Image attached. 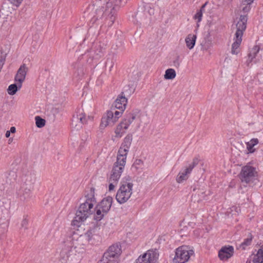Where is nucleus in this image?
<instances>
[{
    "label": "nucleus",
    "instance_id": "nucleus-1",
    "mask_svg": "<svg viewBox=\"0 0 263 263\" xmlns=\"http://www.w3.org/2000/svg\"><path fill=\"white\" fill-rule=\"evenodd\" d=\"M248 17L247 15H241L236 24V31L234 37V42L232 45L231 53L238 54L240 51V46L242 42V37L247 28Z\"/></svg>",
    "mask_w": 263,
    "mask_h": 263
},
{
    "label": "nucleus",
    "instance_id": "nucleus-2",
    "mask_svg": "<svg viewBox=\"0 0 263 263\" xmlns=\"http://www.w3.org/2000/svg\"><path fill=\"white\" fill-rule=\"evenodd\" d=\"M93 205L91 203L85 202L80 204L76 212V216L71 222L73 226L80 227L82 222L84 221L93 212Z\"/></svg>",
    "mask_w": 263,
    "mask_h": 263
},
{
    "label": "nucleus",
    "instance_id": "nucleus-3",
    "mask_svg": "<svg viewBox=\"0 0 263 263\" xmlns=\"http://www.w3.org/2000/svg\"><path fill=\"white\" fill-rule=\"evenodd\" d=\"M133 183L121 181L120 188L116 195V199L118 203L123 204L128 200L133 193Z\"/></svg>",
    "mask_w": 263,
    "mask_h": 263
},
{
    "label": "nucleus",
    "instance_id": "nucleus-4",
    "mask_svg": "<svg viewBox=\"0 0 263 263\" xmlns=\"http://www.w3.org/2000/svg\"><path fill=\"white\" fill-rule=\"evenodd\" d=\"M77 235L74 234L72 236L68 237L64 241L60 252V256L65 261L68 258L72 248L76 249L82 246L79 241H77Z\"/></svg>",
    "mask_w": 263,
    "mask_h": 263
},
{
    "label": "nucleus",
    "instance_id": "nucleus-5",
    "mask_svg": "<svg viewBox=\"0 0 263 263\" xmlns=\"http://www.w3.org/2000/svg\"><path fill=\"white\" fill-rule=\"evenodd\" d=\"M126 162V158L118 155L117 156V160L113 165L109 181L118 182L124 169Z\"/></svg>",
    "mask_w": 263,
    "mask_h": 263
},
{
    "label": "nucleus",
    "instance_id": "nucleus-6",
    "mask_svg": "<svg viewBox=\"0 0 263 263\" xmlns=\"http://www.w3.org/2000/svg\"><path fill=\"white\" fill-rule=\"evenodd\" d=\"M121 246L114 244L110 246L104 253L101 260L103 263H120L118 258L121 254Z\"/></svg>",
    "mask_w": 263,
    "mask_h": 263
},
{
    "label": "nucleus",
    "instance_id": "nucleus-7",
    "mask_svg": "<svg viewBox=\"0 0 263 263\" xmlns=\"http://www.w3.org/2000/svg\"><path fill=\"white\" fill-rule=\"evenodd\" d=\"M257 175L256 168L248 164L242 167L239 177L241 182L249 183L253 182Z\"/></svg>",
    "mask_w": 263,
    "mask_h": 263
},
{
    "label": "nucleus",
    "instance_id": "nucleus-8",
    "mask_svg": "<svg viewBox=\"0 0 263 263\" xmlns=\"http://www.w3.org/2000/svg\"><path fill=\"white\" fill-rule=\"evenodd\" d=\"M194 253L192 250L186 246H182L178 248L176 250L175 256L173 259L174 262L176 263H185L187 261L190 256Z\"/></svg>",
    "mask_w": 263,
    "mask_h": 263
},
{
    "label": "nucleus",
    "instance_id": "nucleus-9",
    "mask_svg": "<svg viewBox=\"0 0 263 263\" xmlns=\"http://www.w3.org/2000/svg\"><path fill=\"white\" fill-rule=\"evenodd\" d=\"M88 120L92 121L93 117L90 116L86 117V115L83 110L79 109L77 111L76 115H74L72 117L71 125L72 127L78 130L82 127L83 124H86Z\"/></svg>",
    "mask_w": 263,
    "mask_h": 263
},
{
    "label": "nucleus",
    "instance_id": "nucleus-10",
    "mask_svg": "<svg viewBox=\"0 0 263 263\" xmlns=\"http://www.w3.org/2000/svg\"><path fill=\"white\" fill-rule=\"evenodd\" d=\"M158 256L159 254L156 250H149L140 255L135 263H157Z\"/></svg>",
    "mask_w": 263,
    "mask_h": 263
},
{
    "label": "nucleus",
    "instance_id": "nucleus-11",
    "mask_svg": "<svg viewBox=\"0 0 263 263\" xmlns=\"http://www.w3.org/2000/svg\"><path fill=\"white\" fill-rule=\"evenodd\" d=\"M133 140V135L131 134H128L124 138L123 142L120 147L117 155L127 158V155L130 147L132 142Z\"/></svg>",
    "mask_w": 263,
    "mask_h": 263
},
{
    "label": "nucleus",
    "instance_id": "nucleus-12",
    "mask_svg": "<svg viewBox=\"0 0 263 263\" xmlns=\"http://www.w3.org/2000/svg\"><path fill=\"white\" fill-rule=\"evenodd\" d=\"M28 71V68L25 64L21 65L17 70L14 80L16 82H18L19 87H22V83L25 80Z\"/></svg>",
    "mask_w": 263,
    "mask_h": 263
},
{
    "label": "nucleus",
    "instance_id": "nucleus-13",
    "mask_svg": "<svg viewBox=\"0 0 263 263\" xmlns=\"http://www.w3.org/2000/svg\"><path fill=\"white\" fill-rule=\"evenodd\" d=\"M115 116L113 115L112 110H108L106 112V117L102 118L100 126L103 127H105L109 125H114L118 120L115 119Z\"/></svg>",
    "mask_w": 263,
    "mask_h": 263
},
{
    "label": "nucleus",
    "instance_id": "nucleus-14",
    "mask_svg": "<svg viewBox=\"0 0 263 263\" xmlns=\"http://www.w3.org/2000/svg\"><path fill=\"white\" fill-rule=\"evenodd\" d=\"M234 253V248L232 246L223 247L218 252V256L220 260H224L231 257Z\"/></svg>",
    "mask_w": 263,
    "mask_h": 263
},
{
    "label": "nucleus",
    "instance_id": "nucleus-15",
    "mask_svg": "<svg viewBox=\"0 0 263 263\" xmlns=\"http://www.w3.org/2000/svg\"><path fill=\"white\" fill-rule=\"evenodd\" d=\"M113 199L111 196H107L104 198L102 201L97 204V208L101 209V210L105 213H107L109 211Z\"/></svg>",
    "mask_w": 263,
    "mask_h": 263
},
{
    "label": "nucleus",
    "instance_id": "nucleus-16",
    "mask_svg": "<svg viewBox=\"0 0 263 263\" xmlns=\"http://www.w3.org/2000/svg\"><path fill=\"white\" fill-rule=\"evenodd\" d=\"M95 233L94 229L89 230L85 234L78 236L77 235V241H79L82 246L85 245L90 240H91L92 236Z\"/></svg>",
    "mask_w": 263,
    "mask_h": 263
},
{
    "label": "nucleus",
    "instance_id": "nucleus-17",
    "mask_svg": "<svg viewBox=\"0 0 263 263\" xmlns=\"http://www.w3.org/2000/svg\"><path fill=\"white\" fill-rule=\"evenodd\" d=\"M18 194L23 201H28L32 197L31 187L22 185L19 190Z\"/></svg>",
    "mask_w": 263,
    "mask_h": 263
},
{
    "label": "nucleus",
    "instance_id": "nucleus-18",
    "mask_svg": "<svg viewBox=\"0 0 263 263\" xmlns=\"http://www.w3.org/2000/svg\"><path fill=\"white\" fill-rule=\"evenodd\" d=\"M123 92L121 96H119L115 101L114 105L116 109L124 111L127 103V99L125 96H123Z\"/></svg>",
    "mask_w": 263,
    "mask_h": 263
},
{
    "label": "nucleus",
    "instance_id": "nucleus-19",
    "mask_svg": "<svg viewBox=\"0 0 263 263\" xmlns=\"http://www.w3.org/2000/svg\"><path fill=\"white\" fill-rule=\"evenodd\" d=\"M260 48L258 45H255L253 47L249 50V52L248 54V59L246 63L247 66H249V64L253 61L256 58L257 54L258 53Z\"/></svg>",
    "mask_w": 263,
    "mask_h": 263
},
{
    "label": "nucleus",
    "instance_id": "nucleus-20",
    "mask_svg": "<svg viewBox=\"0 0 263 263\" xmlns=\"http://www.w3.org/2000/svg\"><path fill=\"white\" fill-rule=\"evenodd\" d=\"M85 197L86 198L85 202L91 203L92 205L96 204L97 200L95 198V189L93 187H90L89 190L86 191Z\"/></svg>",
    "mask_w": 263,
    "mask_h": 263
},
{
    "label": "nucleus",
    "instance_id": "nucleus-21",
    "mask_svg": "<svg viewBox=\"0 0 263 263\" xmlns=\"http://www.w3.org/2000/svg\"><path fill=\"white\" fill-rule=\"evenodd\" d=\"M34 177L31 174L26 175L22 178V184L25 186L31 187L34 183Z\"/></svg>",
    "mask_w": 263,
    "mask_h": 263
},
{
    "label": "nucleus",
    "instance_id": "nucleus-22",
    "mask_svg": "<svg viewBox=\"0 0 263 263\" xmlns=\"http://www.w3.org/2000/svg\"><path fill=\"white\" fill-rule=\"evenodd\" d=\"M124 122L122 121L117 126L115 130V134L116 137L121 138L124 134L125 133L126 129L128 128L127 126L125 127Z\"/></svg>",
    "mask_w": 263,
    "mask_h": 263
},
{
    "label": "nucleus",
    "instance_id": "nucleus-23",
    "mask_svg": "<svg viewBox=\"0 0 263 263\" xmlns=\"http://www.w3.org/2000/svg\"><path fill=\"white\" fill-rule=\"evenodd\" d=\"M196 40V35L189 34L185 39V43L186 46L190 49L193 48Z\"/></svg>",
    "mask_w": 263,
    "mask_h": 263
},
{
    "label": "nucleus",
    "instance_id": "nucleus-24",
    "mask_svg": "<svg viewBox=\"0 0 263 263\" xmlns=\"http://www.w3.org/2000/svg\"><path fill=\"white\" fill-rule=\"evenodd\" d=\"M191 172L189 171L187 168H186L184 171L182 172H180L176 177V181L181 183L183 181L186 180L188 178L187 175L191 174Z\"/></svg>",
    "mask_w": 263,
    "mask_h": 263
},
{
    "label": "nucleus",
    "instance_id": "nucleus-25",
    "mask_svg": "<svg viewBox=\"0 0 263 263\" xmlns=\"http://www.w3.org/2000/svg\"><path fill=\"white\" fill-rule=\"evenodd\" d=\"M252 262L253 263H262L263 262V248L261 247L257 251L256 254L254 255Z\"/></svg>",
    "mask_w": 263,
    "mask_h": 263
},
{
    "label": "nucleus",
    "instance_id": "nucleus-26",
    "mask_svg": "<svg viewBox=\"0 0 263 263\" xmlns=\"http://www.w3.org/2000/svg\"><path fill=\"white\" fill-rule=\"evenodd\" d=\"M136 118V115L133 113L129 112L126 115L125 118L122 120L125 124V127L126 126H129L132 124L134 120Z\"/></svg>",
    "mask_w": 263,
    "mask_h": 263
},
{
    "label": "nucleus",
    "instance_id": "nucleus-27",
    "mask_svg": "<svg viewBox=\"0 0 263 263\" xmlns=\"http://www.w3.org/2000/svg\"><path fill=\"white\" fill-rule=\"evenodd\" d=\"M258 143V140L257 138H253L246 143L247 148L250 153H253L255 149L253 147Z\"/></svg>",
    "mask_w": 263,
    "mask_h": 263
},
{
    "label": "nucleus",
    "instance_id": "nucleus-28",
    "mask_svg": "<svg viewBox=\"0 0 263 263\" xmlns=\"http://www.w3.org/2000/svg\"><path fill=\"white\" fill-rule=\"evenodd\" d=\"M95 209L96 213L95 214L94 219L97 221L101 220L104 215L107 214V213H104V212L101 210V209L98 208L97 205L96 206Z\"/></svg>",
    "mask_w": 263,
    "mask_h": 263
},
{
    "label": "nucleus",
    "instance_id": "nucleus-29",
    "mask_svg": "<svg viewBox=\"0 0 263 263\" xmlns=\"http://www.w3.org/2000/svg\"><path fill=\"white\" fill-rule=\"evenodd\" d=\"M16 84H11L9 86L8 88V93L10 95H13L16 93L18 89H20L21 87H18V82H16Z\"/></svg>",
    "mask_w": 263,
    "mask_h": 263
},
{
    "label": "nucleus",
    "instance_id": "nucleus-30",
    "mask_svg": "<svg viewBox=\"0 0 263 263\" xmlns=\"http://www.w3.org/2000/svg\"><path fill=\"white\" fill-rule=\"evenodd\" d=\"M176 76V72L174 69L170 68L165 71L164 78L166 80H171L175 78Z\"/></svg>",
    "mask_w": 263,
    "mask_h": 263
},
{
    "label": "nucleus",
    "instance_id": "nucleus-31",
    "mask_svg": "<svg viewBox=\"0 0 263 263\" xmlns=\"http://www.w3.org/2000/svg\"><path fill=\"white\" fill-rule=\"evenodd\" d=\"M252 239L253 236L251 233H250L248 237L245 239L244 241L241 243L240 247H241L242 249H245L247 246H250L251 245Z\"/></svg>",
    "mask_w": 263,
    "mask_h": 263
},
{
    "label": "nucleus",
    "instance_id": "nucleus-32",
    "mask_svg": "<svg viewBox=\"0 0 263 263\" xmlns=\"http://www.w3.org/2000/svg\"><path fill=\"white\" fill-rule=\"evenodd\" d=\"M106 1V4L109 5V4H114L115 6H123L126 2L124 0H105Z\"/></svg>",
    "mask_w": 263,
    "mask_h": 263
},
{
    "label": "nucleus",
    "instance_id": "nucleus-33",
    "mask_svg": "<svg viewBox=\"0 0 263 263\" xmlns=\"http://www.w3.org/2000/svg\"><path fill=\"white\" fill-rule=\"evenodd\" d=\"M36 126L39 128H42L45 125L46 121L45 119L41 118L39 116L35 118Z\"/></svg>",
    "mask_w": 263,
    "mask_h": 263
},
{
    "label": "nucleus",
    "instance_id": "nucleus-34",
    "mask_svg": "<svg viewBox=\"0 0 263 263\" xmlns=\"http://www.w3.org/2000/svg\"><path fill=\"white\" fill-rule=\"evenodd\" d=\"M199 159L198 157H195L193 159L192 162L189 164V166L186 168L187 170L192 172L193 169L199 163Z\"/></svg>",
    "mask_w": 263,
    "mask_h": 263
},
{
    "label": "nucleus",
    "instance_id": "nucleus-35",
    "mask_svg": "<svg viewBox=\"0 0 263 263\" xmlns=\"http://www.w3.org/2000/svg\"><path fill=\"white\" fill-rule=\"evenodd\" d=\"M104 14V10L103 9H100L97 10L96 15L95 16L92 21H93V23L96 22L97 20L101 18Z\"/></svg>",
    "mask_w": 263,
    "mask_h": 263
},
{
    "label": "nucleus",
    "instance_id": "nucleus-36",
    "mask_svg": "<svg viewBox=\"0 0 263 263\" xmlns=\"http://www.w3.org/2000/svg\"><path fill=\"white\" fill-rule=\"evenodd\" d=\"M202 12L201 11H198L194 16V19L197 20V22H200L202 20Z\"/></svg>",
    "mask_w": 263,
    "mask_h": 263
},
{
    "label": "nucleus",
    "instance_id": "nucleus-37",
    "mask_svg": "<svg viewBox=\"0 0 263 263\" xmlns=\"http://www.w3.org/2000/svg\"><path fill=\"white\" fill-rule=\"evenodd\" d=\"M143 161L140 159H137L135 160L133 164V167H136L137 169L143 165Z\"/></svg>",
    "mask_w": 263,
    "mask_h": 263
},
{
    "label": "nucleus",
    "instance_id": "nucleus-38",
    "mask_svg": "<svg viewBox=\"0 0 263 263\" xmlns=\"http://www.w3.org/2000/svg\"><path fill=\"white\" fill-rule=\"evenodd\" d=\"M112 110L113 115L115 117V119H117V120H118V119L122 116L123 112L124 111H122L121 110H120L119 111H117V110L114 111V110Z\"/></svg>",
    "mask_w": 263,
    "mask_h": 263
},
{
    "label": "nucleus",
    "instance_id": "nucleus-39",
    "mask_svg": "<svg viewBox=\"0 0 263 263\" xmlns=\"http://www.w3.org/2000/svg\"><path fill=\"white\" fill-rule=\"evenodd\" d=\"M13 5L18 7L22 3L23 0H9Z\"/></svg>",
    "mask_w": 263,
    "mask_h": 263
},
{
    "label": "nucleus",
    "instance_id": "nucleus-40",
    "mask_svg": "<svg viewBox=\"0 0 263 263\" xmlns=\"http://www.w3.org/2000/svg\"><path fill=\"white\" fill-rule=\"evenodd\" d=\"M242 3H243L244 5H246V6L242 8V11L244 12H249L250 10V4H247L246 3L245 4L244 3H243L242 1Z\"/></svg>",
    "mask_w": 263,
    "mask_h": 263
},
{
    "label": "nucleus",
    "instance_id": "nucleus-41",
    "mask_svg": "<svg viewBox=\"0 0 263 263\" xmlns=\"http://www.w3.org/2000/svg\"><path fill=\"white\" fill-rule=\"evenodd\" d=\"M109 182H110V183L109 184L108 189H109V191H111L114 190V189L115 187V184H117L118 183V182H113L112 181H109Z\"/></svg>",
    "mask_w": 263,
    "mask_h": 263
},
{
    "label": "nucleus",
    "instance_id": "nucleus-42",
    "mask_svg": "<svg viewBox=\"0 0 263 263\" xmlns=\"http://www.w3.org/2000/svg\"><path fill=\"white\" fill-rule=\"evenodd\" d=\"M174 64L177 67H179L180 66V61L179 57H177L176 59L174 61Z\"/></svg>",
    "mask_w": 263,
    "mask_h": 263
},
{
    "label": "nucleus",
    "instance_id": "nucleus-43",
    "mask_svg": "<svg viewBox=\"0 0 263 263\" xmlns=\"http://www.w3.org/2000/svg\"><path fill=\"white\" fill-rule=\"evenodd\" d=\"M28 224V220L25 218L24 219L21 223V225L22 227H26L27 225Z\"/></svg>",
    "mask_w": 263,
    "mask_h": 263
},
{
    "label": "nucleus",
    "instance_id": "nucleus-44",
    "mask_svg": "<svg viewBox=\"0 0 263 263\" xmlns=\"http://www.w3.org/2000/svg\"><path fill=\"white\" fill-rule=\"evenodd\" d=\"M254 0H242L243 3L247 4H251Z\"/></svg>",
    "mask_w": 263,
    "mask_h": 263
},
{
    "label": "nucleus",
    "instance_id": "nucleus-45",
    "mask_svg": "<svg viewBox=\"0 0 263 263\" xmlns=\"http://www.w3.org/2000/svg\"><path fill=\"white\" fill-rule=\"evenodd\" d=\"M10 132V133H15V132H16V129H15V127H14V126H12L11 128H10V130H9Z\"/></svg>",
    "mask_w": 263,
    "mask_h": 263
},
{
    "label": "nucleus",
    "instance_id": "nucleus-46",
    "mask_svg": "<svg viewBox=\"0 0 263 263\" xmlns=\"http://www.w3.org/2000/svg\"><path fill=\"white\" fill-rule=\"evenodd\" d=\"M206 5V3H205L204 4H203V5L201 6V7L199 11H201V12H202V11H204V8H205V7Z\"/></svg>",
    "mask_w": 263,
    "mask_h": 263
},
{
    "label": "nucleus",
    "instance_id": "nucleus-47",
    "mask_svg": "<svg viewBox=\"0 0 263 263\" xmlns=\"http://www.w3.org/2000/svg\"><path fill=\"white\" fill-rule=\"evenodd\" d=\"M10 135V132L9 130H7L5 136L6 138H9Z\"/></svg>",
    "mask_w": 263,
    "mask_h": 263
},
{
    "label": "nucleus",
    "instance_id": "nucleus-48",
    "mask_svg": "<svg viewBox=\"0 0 263 263\" xmlns=\"http://www.w3.org/2000/svg\"><path fill=\"white\" fill-rule=\"evenodd\" d=\"M110 20H111V24L114 23V20H115V17L112 15L110 16Z\"/></svg>",
    "mask_w": 263,
    "mask_h": 263
},
{
    "label": "nucleus",
    "instance_id": "nucleus-49",
    "mask_svg": "<svg viewBox=\"0 0 263 263\" xmlns=\"http://www.w3.org/2000/svg\"><path fill=\"white\" fill-rule=\"evenodd\" d=\"M246 263H251V259H248Z\"/></svg>",
    "mask_w": 263,
    "mask_h": 263
},
{
    "label": "nucleus",
    "instance_id": "nucleus-50",
    "mask_svg": "<svg viewBox=\"0 0 263 263\" xmlns=\"http://www.w3.org/2000/svg\"><path fill=\"white\" fill-rule=\"evenodd\" d=\"M100 263H103V262L102 260H101V261Z\"/></svg>",
    "mask_w": 263,
    "mask_h": 263
}]
</instances>
